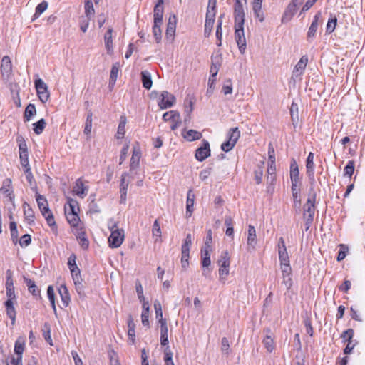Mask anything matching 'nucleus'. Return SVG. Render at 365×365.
<instances>
[{"label": "nucleus", "instance_id": "nucleus-1", "mask_svg": "<svg viewBox=\"0 0 365 365\" xmlns=\"http://www.w3.org/2000/svg\"><path fill=\"white\" fill-rule=\"evenodd\" d=\"M235 38L241 54L245 52L247 44L244 32L245 16H235Z\"/></svg>", "mask_w": 365, "mask_h": 365}, {"label": "nucleus", "instance_id": "nucleus-2", "mask_svg": "<svg viewBox=\"0 0 365 365\" xmlns=\"http://www.w3.org/2000/svg\"><path fill=\"white\" fill-rule=\"evenodd\" d=\"M111 234L108 238L109 246L110 247H119L124 240V230L118 229L116 224L113 225L110 228Z\"/></svg>", "mask_w": 365, "mask_h": 365}, {"label": "nucleus", "instance_id": "nucleus-3", "mask_svg": "<svg viewBox=\"0 0 365 365\" xmlns=\"http://www.w3.org/2000/svg\"><path fill=\"white\" fill-rule=\"evenodd\" d=\"M175 101L176 98L173 94L163 91L159 96L158 104L160 109H167L172 107Z\"/></svg>", "mask_w": 365, "mask_h": 365}, {"label": "nucleus", "instance_id": "nucleus-4", "mask_svg": "<svg viewBox=\"0 0 365 365\" xmlns=\"http://www.w3.org/2000/svg\"><path fill=\"white\" fill-rule=\"evenodd\" d=\"M17 141L19 142V157H20V162L22 167L26 168L30 166L29 162V153H28V148L27 145L26 143V141L24 138H18Z\"/></svg>", "mask_w": 365, "mask_h": 365}, {"label": "nucleus", "instance_id": "nucleus-5", "mask_svg": "<svg viewBox=\"0 0 365 365\" xmlns=\"http://www.w3.org/2000/svg\"><path fill=\"white\" fill-rule=\"evenodd\" d=\"M177 24V16L174 14L169 16L167 28L165 31V38L170 42H173L175 38V34Z\"/></svg>", "mask_w": 365, "mask_h": 365}, {"label": "nucleus", "instance_id": "nucleus-6", "mask_svg": "<svg viewBox=\"0 0 365 365\" xmlns=\"http://www.w3.org/2000/svg\"><path fill=\"white\" fill-rule=\"evenodd\" d=\"M354 335V331L350 328L343 331L341 334V338L346 342V346L344 349V354H350L354 349L355 344H352V339Z\"/></svg>", "mask_w": 365, "mask_h": 365}, {"label": "nucleus", "instance_id": "nucleus-7", "mask_svg": "<svg viewBox=\"0 0 365 365\" xmlns=\"http://www.w3.org/2000/svg\"><path fill=\"white\" fill-rule=\"evenodd\" d=\"M1 73L4 80L8 81L12 73V64L10 58L5 56L1 59Z\"/></svg>", "mask_w": 365, "mask_h": 365}, {"label": "nucleus", "instance_id": "nucleus-8", "mask_svg": "<svg viewBox=\"0 0 365 365\" xmlns=\"http://www.w3.org/2000/svg\"><path fill=\"white\" fill-rule=\"evenodd\" d=\"M210 155V143L206 140H202V144L195 150V158L202 162Z\"/></svg>", "mask_w": 365, "mask_h": 365}, {"label": "nucleus", "instance_id": "nucleus-9", "mask_svg": "<svg viewBox=\"0 0 365 365\" xmlns=\"http://www.w3.org/2000/svg\"><path fill=\"white\" fill-rule=\"evenodd\" d=\"M34 83L38 96L41 101L43 102L46 101L49 97L46 84L41 78L36 79Z\"/></svg>", "mask_w": 365, "mask_h": 365}, {"label": "nucleus", "instance_id": "nucleus-10", "mask_svg": "<svg viewBox=\"0 0 365 365\" xmlns=\"http://www.w3.org/2000/svg\"><path fill=\"white\" fill-rule=\"evenodd\" d=\"M215 12L211 14L210 10L207 11L204 29V35L205 37H209L212 33V30L215 23Z\"/></svg>", "mask_w": 365, "mask_h": 365}, {"label": "nucleus", "instance_id": "nucleus-11", "mask_svg": "<svg viewBox=\"0 0 365 365\" xmlns=\"http://www.w3.org/2000/svg\"><path fill=\"white\" fill-rule=\"evenodd\" d=\"M308 63V58L306 56H303L298 63L296 64L292 71V78L300 76L304 71L307 64Z\"/></svg>", "mask_w": 365, "mask_h": 365}, {"label": "nucleus", "instance_id": "nucleus-12", "mask_svg": "<svg viewBox=\"0 0 365 365\" xmlns=\"http://www.w3.org/2000/svg\"><path fill=\"white\" fill-rule=\"evenodd\" d=\"M307 173L311 183L314 182V154L309 153L306 161Z\"/></svg>", "mask_w": 365, "mask_h": 365}, {"label": "nucleus", "instance_id": "nucleus-13", "mask_svg": "<svg viewBox=\"0 0 365 365\" xmlns=\"http://www.w3.org/2000/svg\"><path fill=\"white\" fill-rule=\"evenodd\" d=\"M128 175L126 172L123 173L121 175L120 185V202L125 203L126 201L127 190L129 185V182L126 181L125 177Z\"/></svg>", "mask_w": 365, "mask_h": 365}, {"label": "nucleus", "instance_id": "nucleus-14", "mask_svg": "<svg viewBox=\"0 0 365 365\" xmlns=\"http://www.w3.org/2000/svg\"><path fill=\"white\" fill-rule=\"evenodd\" d=\"M257 240L256 237V230L254 226L250 225L248 226V235H247V250H255Z\"/></svg>", "mask_w": 365, "mask_h": 365}, {"label": "nucleus", "instance_id": "nucleus-15", "mask_svg": "<svg viewBox=\"0 0 365 365\" xmlns=\"http://www.w3.org/2000/svg\"><path fill=\"white\" fill-rule=\"evenodd\" d=\"M4 307L6 308V315L11 319V324L14 325L16 322V312L14 306V302L7 299L4 302Z\"/></svg>", "mask_w": 365, "mask_h": 365}, {"label": "nucleus", "instance_id": "nucleus-16", "mask_svg": "<svg viewBox=\"0 0 365 365\" xmlns=\"http://www.w3.org/2000/svg\"><path fill=\"white\" fill-rule=\"evenodd\" d=\"M24 282L28 287L29 292L33 295L34 297L41 298V290L36 286L34 281L29 278L24 277Z\"/></svg>", "mask_w": 365, "mask_h": 365}, {"label": "nucleus", "instance_id": "nucleus-17", "mask_svg": "<svg viewBox=\"0 0 365 365\" xmlns=\"http://www.w3.org/2000/svg\"><path fill=\"white\" fill-rule=\"evenodd\" d=\"M281 269L283 275V283L285 284L287 289H289L292 286V278L291 274V267L289 264H281Z\"/></svg>", "mask_w": 365, "mask_h": 365}, {"label": "nucleus", "instance_id": "nucleus-18", "mask_svg": "<svg viewBox=\"0 0 365 365\" xmlns=\"http://www.w3.org/2000/svg\"><path fill=\"white\" fill-rule=\"evenodd\" d=\"M262 0H254L252 1V10L255 18L258 19L260 22L264 20V12L262 10Z\"/></svg>", "mask_w": 365, "mask_h": 365}, {"label": "nucleus", "instance_id": "nucleus-19", "mask_svg": "<svg viewBox=\"0 0 365 365\" xmlns=\"http://www.w3.org/2000/svg\"><path fill=\"white\" fill-rule=\"evenodd\" d=\"M196 103V97L192 93H188L184 100L185 112L190 114L193 111V106Z\"/></svg>", "mask_w": 365, "mask_h": 365}, {"label": "nucleus", "instance_id": "nucleus-20", "mask_svg": "<svg viewBox=\"0 0 365 365\" xmlns=\"http://www.w3.org/2000/svg\"><path fill=\"white\" fill-rule=\"evenodd\" d=\"M297 6L289 3L285 9L282 17V23L284 24L289 21L297 11Z\"/></svg>", "mask_w": 365, "mask_h": 365}, {"label": "nucleus", "instance_id": "nucleus-21", "mask_svg": "<svg viewBox=\"0 0 365 365\" xmlns=\"http://www.w3.org/2000/svg\"><path fill=\"white\" fill-rule=\"evenodd\" d=\"M163 119L165 122L170 123L172 130H176L182 124L180 115H163Z\"/></svg>", "mask_w": 365, "mask_h": 365}, {"label": "nucleus", "instance_id": "nucleus-22", "mask_svg": "<svg viewBox=\"0 0 365 365\" xmlns=\"http://www.w3.org/2000/svg\"><path fill=\"white\" fill-rule=\"evenodd\" d=\"M322 17L321 11H318L314 16V19L309 28L307 38H310L315 36L319 26V21Z\"/></svg>", "mask_w": 365, "mask_h": 365}, {"label": "nucleus", "instance_id": "nucleus-23", "mask_svg": "<svg viewBox=\"0 0 365 365\" xmlns=\"http://www.w3.org/2000/svg\"><path fill=\"white\" fill-rule=\"evenodd\" d=\"M264 331L267 333L264 339H263L264 346L268 352H272L274 348L272 333L269 328L264 329Z\"/></svg>", "mask_w": 365, "mask_h": 365}, {"label": "nucleus", "instance_id": "nucleus-24", "mask_svg": "<svg viewBox=\"0 0 365 365\" xmlns=\"http://www.w3.org/2000/svg\"><path fill=\"white\" fill-rule=\"evenodd\" d=\"M160 344L163 346H168V325L166 320H161L160 323Z\"/></svg>", "mask_w": 365, "mask_h": 365}, {"label": "nucleus", "instance_id": "nucleus-25", "mask_svg": "<svg viewBox=\"0 0 365 365\" xmlns=\"http://www.w3.org/2000/svg\"><path fill=\"white\" fill-rule=\"evenodd\" d=\"M128 343L130 344H134L135 342V324L131 315L128 317Z\"/></svg>", "mask_w": 365, "mask_h": 365}, {"label": "nucleus", "instance_id": "nucleus-26", "mask_svg": "<svg viewBox=\"0 0 365 365\" xmlns=\"http://www.w3.org/2000/svg\"><path fill=\"white\" fill-rule=\"evenodd\" d=\"M195 194L192 189L187 192V202H186V217H190L193 212V205L195 201Z\"/></svg>", "mask_w": 365, "mask_h": 365}, {"label": "nucleus", "instance_id": "nucleus-27", "mask_svg": "<svg viewBox=\"0 0 365 365\" xmlns=\"http://www.w3.org/2000/svg\"><path fill=\"white\" fill-rule=\"evenodd\" d=\"M210 248H202L201 250L202 255V266L203 267L202 275L207 277V272L205 268H207L210 265V256L209 250Z\"/></svg>", "mask_w": 365, "mask_h": 365}, {"label": "nucleus", "instance_id": "nucleus-28", "mask_svg": "<svg viewBox=\"0 0 365 365\" xmlns=\"http://www.w3.org/2000/svg\"><path fill=\"white\" fill-rule=\"evenodd\" d=\"M76 237L78 240L79 245L83 250H87L89 247V241L86 237L85 231L82 229L77 230Z\"/></svg>", "mask_w": 365, "mask_h": 365}, {"label": "nucleus", "instance_id": "nucleus-29", "mask_svg": "<svg viewBox=\"0 0 365 365\" xmlns=\"http://www.w3.org/2000/svg\"><path fill=\"white\" fill-rule=\"evenodd\" d=\"M65 213H78L79 211L78 202L71 197L68 198V202L64 206Z\"/></svg>", "mask_w": 365, "mask_h": 365}, {"label": "nucleus", "instance_id": "nucleus-30", "mask_svg": "<svg viewBox=\"0 0 365 365\" xmlns=\"http://www.w3.org/2000/svg\"><path fill=\"white\" fill-rule=\"evenodd\" d=\"M69 269L71 271V276H72V278H73V280L74 282L76 289H80L82 287V279H81V276L80 269L77 266L75 268L73 267Z\"/></svg>", "mask_w": 365, "mask_h": 365}, {"label": "nucleus", "instance_id": "nucleus-31", "mask_svg": "<svg viewBox=\"0 0 365 365\" xmlns=\"http://www.w3.org/2000/svg\"><path fill=\"white\" fill-rule=\"evenodd\" d=\"M24 208V215L25 220L28 222L29 225H31L34 222V212L30 205L27 202H24L23 204Z\"/></svg>", "mask_w": 365, "mask_h": 365}, {"label": "nucleus", "instance_id": "nucleus-32", "mask_svg": "<svg viewBox=\"0 0 365 365\" xmlns=\"http://www.w3.org/2000/svg\"><path fill=\"white\" fill-rule=\"evenodd\" d=\"M290 178L291 182H300L299 171L295 160H293L290 165Z\"/></svg>", "mask_w": 365, "mask_h": 365}, {"label": "nucleus", "instance_id": "nucleus-33", "mask_svg": "<svg viewBox=\"0 0 365 365\" xmlns=\"http://www.w3.org/2000/svg\"><path fill=\"white\" fill-rule=\"evenodd\" d=\"M58 292L61 296L63 306L66 307L70 303L71 298L68 293V290L66 285H61L60 287L58 288Z\"/></svg>", "mask_w": 365, "mask_h": 365}, {"label": "nucleus", "instance_id": "nucleus-34", "mask_svg": "<svg viewBox=\"0 0 365 365\" xmlns=\"http://www.w3.org/2000/svg\"><path fill=\"white\" fill-rule=\"evenodd\" d=\"M234 16H245L244 6L247 4V0H234Z\"/></svg>", "mask_w": 365, "mask_h": 365}, {"label": "nucleus", "instance_id": "nucleus-35", "mask_svg": "<svg viewBox=\"0 0 365 365\" xmlns=\"http://www.w3.org/2000/svg\"><path fill=\"white\" fill-rule=\"evenodd\" d=\"M120 69V64L118 62L115 63L113 64L110 74V79H109V86L113 87L115 84L118 72Z\"/></svg>", "mask_w": 365, "mask_h": 365}, {"label": "nucleus", "instance_id": "nucleus-36", "mask_svg": "<svg viewBox=\"0 0 365 365\" xmlns=\"http://www.w3.org/2000/svg\"><path fill=\"white\" fill-rule=\"evenodd\" d=\"M140 76L143 86L145 89H150L153 85V80L150 72H148V71H143L141 72Z\"/></svg>", "mask_w": 365, "mask_h": 365}, {"label": "nucleus", "instance_id": "nucleus-37", "mask_svg": "<svg viewBox=\"0 0 365 365\" xmlns=\"http://www.w3.org/2000/svg\"><path fill=\"white\" fill-rule=\"evenodd\" d=\"M113 29L109 28L104 35L105 46L108 53L113 51V40H112Z\"/></svg>", "mask_w": 365, "mask_h": 365}, {"label": "nucleus", "instance_id": "nucleus-38", "mask_svg": "<svg viewBox=\"0 0 365 365\" xmlns=\"http://www.w3.org/2000/svg\"><path fill=\"white\" fill-rule=\"evenodd\" d=\"M127 123V119L125 115H121L120 118V123L118 127V131L116 138L118 139H122L124 138L125 133V125Z\"/></svg>", "mask_w": 365, "mask_h": 365}, {"label": "nucleus", "instance_id": "nucleus-39", "mask_svg": "<svg viewBox=\"0 0 365 365\" xmlns=\"http://www.w3.org/2000/svg\"><path fill=\"white\" fill-rule=\"evenodd\" d=\"M48 4L46 1H41L39 4L37 5L35 10V14L32 18V21H34L39 16L43 13L48 8Z\"/></svg>", "mask_w": 365, "mask_h": 365}, {"label": "nucleus", "instance_id": "nucleus-40", "mask_svg": "<svg viewBox=\"0 0 365 365\" xmlns=\"http://www.w3.org/2000/svg\"><path fill=\"white\" fill-rule=\"evenodd\" d=\"M43 336L45 341L51 346L53 345L52 339L51 336V326L48 322H45L42 329Z\"/></svg>", "mask_w": 365, "mask_h": 365}, {"label": "nucleus", "instance_id": "nucleus-41", "mask_svg": "<svg viewBox=\"0 0 365 365\" xmlns=\"http://www.w3.org/2000/svg\"><path fill=\"white\" fill-rule=\"evenodd\" d=\"M68 222L71 227H76L78 225L80 217L78 213H65Z\"/></svg>", "mask_w": 365, "mask_h": 365}, {"label": "nucleus", "instance_id": "nucleus-42", "mask_svg": "<svg viewBox=\"0 0 365 365\" xmlns=\"http://www.w3.org/2000/svg\"><path fill=\"white\" fill-rule=\"evenodd\" d=\"M84 9L86 17H88V19H92L95 13L92 0L85 1Z\"/></svg>", "mask_w": 365, "mask_h": 365}, {"label": "nucleus", "instance_id": "nucleus-43", "mask_svg": "<svg viewBox=\"0 0 365 365\" xmlns=\"http://www.w3.org/2000/svg\"><path fill=\"white\" fill-rule=\"evenodd\" d=\"M225 225L227 227L226 229V235L229 237H233L234 234V228L233 225L234 222L232 218L230 216H226L225 219Z\"/></svg>", "mask_w": 365, "mask_h": 365}, {"label": "nucleus", "instance_id": "nucleus-44", "mask_svg": "<svg viewBox=\"0 0 365 365\" xmlns=\"http://www.w3.org/2000/svg\"><path fill=\"white\" fill-rule=\"evenodd\" d=\"M161 25H162L161 23L153 22V26L152 28L153 36H154L155 39L158 43L160 42L161 38H162V36H161L162 32H161V29H160Z\"/></svg>", "mask_w": 365, "mask_h": 365}, {"label": "nucleus", "instance_id": "nucleus-45", "mask_svg": "<svg viewBox=\"0 0 365 365\" xmlns=\"http://www.w3.org/2000/svg\"><path fill=\"white\" fill-rule=\"evenodd\" d=\"M73 189H74L73 191L76 192V194L78 196L83 197V195H86L84 192L86 187L82 182V180L80 178L76 181V185L73 187Z\"/></svg>", "mask_w": 365, "mask_h": 365}, {"label": "nucleus", "instance_id": "nucleus-46", "mask_svg": "<svg viewBox=\"0 0 365 365\" xmlns=\"http://www.w3.org/2000/svg\"><path fill=\"white\" fill-rule=\"evenodd\" d=\"M9 228L12 242L14 245H16L19 237L16 223L14 221L11 222L9 224Z\"/></svg>", "mask_w": 365, "mask_h": 365}, {"label": "nucleus", "instance_id": "nucleus-47", "mask_svg": "<svg viewBox=\"0 0 365 365\" xmlns=\"http://www.w3.org/2000/svg\"><path fill=\"white\" fill-rule=\"evenodd\" d=\"M240 136V132L238 128H231L228 133V140L235 145Z\"/></svg>", "mask_w": 365, "mask_h": 365}, {"label": "nucleus", "instance_id": "nucleus-48", "mask_svg": "<svg viewBox=\"0 0 365 365\" xmlns=\"http://www.w3.org/2000/svg\"><path fill=\"white\" fill-rule=\"evenodd\" d=\"M185 138L188 140V141H193V140H199L202 138V134L201 133L198 132V131H196V130H189L186 135H185Z\"/></svg>", "mask_w": 365, "mask_h": 365}, {"label": "nucleus", "instance_id": "nucleus-49", "mask_svg": "<svg viewBox=\"0 0 365 365\" xmlns=\"http://www.w3.org/2000/svg\"><path fill=\"white\" fill-rule=\"evenodd\" d=\"M219 266H220V269H219L220 279L221 280H225L229 274L230 264H226L224 262V264H220Z\"/></svg>", "mask_w": 365, "mask_h": 365}, {"label": "nucleus", "instance_id": "nucleus-50", "mask_svg": "<svg viewBox=\"0 0 365 365\" xmlns=\"http://www.w3.org/2000/svg\"><path fill=\"white\" fill-rule=\"evenodd\" d=\"M153 306L155 310L156 318L158 319L159 324L160 323L161 320H166L163 317V312L160 302L158 300H155Z\"/></svg>", "mask_w": 365, "mask_h": 365}, {"label": "nucleus", "instance_id": "nucleus-51", "mask_svg": "<svg viewBox=\"0 0 365 365\" xmlns=\"http://www.w3.org/2000/svg\"><path fill=\"white\" fill-rule=\"evenodd\" d=\"M192 242V235L190 233H188L185 239L184 243L182 245L181 252H190Z\"/></svg>", "mask_w": 365, "mask_h": 365}, {"label": "nucleus", "instance_id": "nucleus-52", "mask_svg": "<svg viewBox=\"0 0 365 365\" xmlns=\"http://www.w3.org/2000/svg\"><path fill=\"white\" fill-rule=\"evenodd\" d=\"M46 125V121L43 118L34 123V130L35 133L37 135L41 134L45 128Z\"/></svg>", "mask_w": 365, "mask_h": 365}, {"label": "nucleus", "instance_id": "nucleus-53", "mask_svg": "<svg viewBox=\"0 0 365 365\" xmlns=\"http://www.w3.org/2000/svg\"><path fill=\"white\" fill-rule=\"evenodd\" d=\"M349 251V247L344 244L339 245V250L337 255V261H342L346 256V253Z\"/></svg>", "mask_w": 365, "mask_h": 365}, {"label": "nucleus", "instance_id": "nucleus-54", "mask_svg": "<svg viewBox=\"0 0 365 365\" xmlns=\"http://www.w3.org/2000/svg\"><path fill=\"white\" fill-rule=\"evenodd\" d=\"M224 262L226 264H230V257L227 250H224L221 252L217 264L220 265V264H224Z\"/></svg>", "mask_w": 365, "mask_h": 365}, {"label": "nucleus", "instance_id": "nucleus-55", "mask_svg": "<svg viewBox=\"0 0 365 365\" xmlns=\"http://www.w3.org/2000/svg\"><path fill=\"white\" fill-rule=\"evenodd\" d=\"M315 202H308V200H307V202L304 205V213L303 215H314L315 212Z\"/></svg>", "mask_w": 365, "mask_h": 365}, {"label": "nucleus", "instance_id": "nucleus-56", "mask_svg": "<svg viewBox=\"0 0 365 365\" xmlns=\"http://www.w3.org/2000/svg\"><path fill=\"white\" fill-rule=\"evenodd\" d=\"M18 242L21 247H26L29 246L31 242V235L29 234H25L21 237Z\"/></svg>", "mask_w": 365, "mask_h": 365}, {"label": "nucleus", "instance_id": "nucleus-57", "mask_svg": "<svg viewBox=\"0 0 365 365\" xmlns=\"http://www.w3.org/2000/svg\"><path fill=\"white\" fill-rule=\"evenodd\" d=\"M354 162L353 160H349L344 168V175L351 178L354 172Z\"/></svg>", "mask_w": 365, "mask_h": 365}, {"label": "nucleus", "instance_id": "nucleus-58", "mask_svg": "<svg viewBox=\"0 0 365 365\" xmlns=\"http://www.w3.org/2000/svg\"><path fill=\"white\" fill-rule=\"evenodd\" d=\"M222 16H220L217 20V25L216 29V38L217 41H222Z\"/></svg>", "mask_w": 365, "mask_h": 365}, {"label": "nucleus", "instance_id": "nucleus-59", "mask_svg": "<svg viewBox=\"0 0 365 365\" xmlns=\"http://www.w3.org/2000/svg\"><path fill=\"white\" fill-rule=\"evenodd\" d=\"M336 24H337V19L336 17H334L333 19H329L327 22V28H326L327 33H328V34L332 33L335 29Z\"/></svg>", "mask_w": 365, "mask_h": 365}, {"label": "nucleus", "instance_id": "nucleus-60", "mask_svg": "<svg viewBox=\"0 0 365 365\" xmlns=\"http://www.w3.org/2000/svg\"><path fill=\"white\" fill-rule=\"evenodd\" d=\"M91 19H88V17L86 16H81L79 22L80 29L81 30L85 33L87 31L88 26H89V21Z\"/></svg>", "mask_w": 365, "mask_h": 365}, {"label": "nucleus", "instance_id": "nucleus-61", "mask_svg": "<svg viewBox=\"0 0 365 365\" xmlns=\"http://www.w3.org/2000/svg\"><path fill=\"white\" fill-rule=\"evenodd\" d=\"M255 180L257 184H260L262 180L263 176V168L262 166H258L255 170Z\"/></svg>", "mask_w": 365, "mask_h": 365}, {"label": "nucleus", "instance_id": "nucleus-62", "mask_svg": "<svg viewBox=\"0 0 365 365\" xmlns=\"http://www.w3.org/2000/svg\"><path fill=\"white\" fill-rule=\"evenodd\" d=\"M92 115H88L87 119L85 123V128L83 133L85 135L88 136L91 133L92 128Z\"/></svg>", "mask_w": 365, "mask_h": 365}, {"label": "nucleus", "instance_id": "nucleus-63", "mask_svg": "<svg viewBox=\"0 0 365 365\" xmlns=\"http://www.w3.org/2000/svg\"><path fill=\"white\" fill-rule=\"evenodd\" d=\"M280 264H289V259L287 251H278Z\"/></svg>", "mask_w": 365, "mask_h": 365}, {"label": "nucleus", "instance_id": "nucleus-64", "mask_svg": "<svg viewBox=\"0 0 365 365\" xmlns=\"http://www.w3.org/2000/svg\"><path fill=\"white\" fill-rule=\"evenodd\" d=\"M24 351V342H20L19 340H17L15 343L14 346V352L17 355H22Z\"/></svg>", "mask_w": 365, "mask_h": 365}]
</instances>
